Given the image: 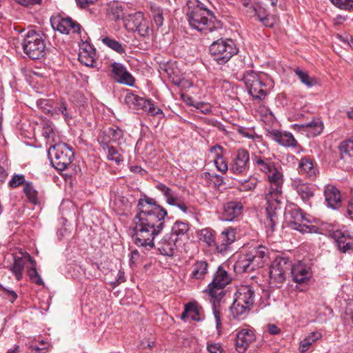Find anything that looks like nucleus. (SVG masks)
Listing matches in <instances>:
<instances>
[{
    "mask_svg": "<svg viewBox=\"0 0 353 353\" xmlns=\"http://www.w3.org/2000/svg\"><path fill=\"white\" fill-rule=\"evenodd\" d=\"M137 210L130 225L134 243L138 247L153 248L155 236L164 228L167 210L145 195L139 199Z\"/></svg>",
    "mask_w": 353,
    "mask_h": 353,
    "instance_id": "f257e3e1",
    "label": "nucleus"
},
{
    "mask_svg": "<svg viewBox=\"0 0 353 353\" xmlns=\"http://www.w3.org/2000/svg\"><path fill=\"white\" fill-rule=\"evenodd\" d=\"M186 6V17L192 28L205 35L212 34L213 39L221 36L223 23L212 11L198 0H188Z\"/></svg>",
    "mask_w": 353,
    "mask_h": 353,
    "instance_id": "f03ea898",
    "label": "nucleus"
},
{
    "mask_svg": "<svg viewBox=\"0 0 353 353\" xmlns=\"http://www.w3.org/2000/svg\"><path fill=\"white\" fill-rule=\"evenodd\" d=\"M269 186L265 192V199L267 203V219L265 225L272 231L277 223L276 210L280 209L281 200L283 197V175L276 167L274 170L266 174Z\"/></svg>",
    "mask_w": 353,
    "mask_h": 353,
    "instance_id": "7ed1b4c3",
    "label": "nucleus"
},
{
    "mask_svg": "<svg viewBox=\"0 0 353 353\" xmlns=\"http://www.w3.org/2000/svg\"><path fill=\"white\" fill-rule=\"evenodd\" d=\"M255 299V291L250 285L240 286L235 293V299L230 307L234 319H244L251 310Z\"/></svg>",
    "mask_w": 353,
    "mask_h": 353,
    "instance_id": "20e7f679",
    "label": "nucleus"
},
{
    "mask_svg": "<svg viewBox=\"0 0 353 353\" xmlns=\"http://www.w3.org/2000/svg\"><path fill=\"white\" fill-rule=\"evenodd\" d=\"M266 256L265 247L255 248L250 252L239 257L234 264V270L239 273L251 272L263 266Z\"/></svg>",
    "mask_w": 353,
    "mask_h": 353,
    "instance_id": "39448f33",
    "label": "nucleus"
},
{
    "mask_svg": "<svg viewBox=\"0 0 353 353\" xmlns=\"http://www.w3.org/2000/svg\"><path fill=\"white\" fill-rule=\"evenodd\" d=\"M48 154L52 165L60 171L66 170L74 159L72 148L65 143L51 146Z\"/></svg>",
    "mask_w": 353,
    "mask_h": 353,
    "instance_id": "423d86ee",
    "label": "nucleus"
},
{
    "mask_svg": "<svg viewBox=\"0 0 353 353\" xmlns=\"http://www.w3.org/2000/svg\"><path fill=\"white\" fill-rule=\"evenodd\" d=\"M210 46V52L214 61L219 65L226 63L239 50L232 39H218Z\"/></svg>",
    "mask_w": 353,
    "mask_h": 353,
    "instance_id": "0eeeda50",
    "label": "nucleus"
},
{
    "mask_svg": "<svg viewBox=\"0 0 353 353\" xmlns=\"http://www.w3.org/2000/svg\"><path fill=\"white\" fill-rule=\"evenodd\" d=\"M22 47L25 54L31 59H39L44 57L46 44L43 34L35 30H29L24 36Z\"/></svg>",
    "mask_w": 353,
    "mask_h": 353,
    "instance_id": "6e6552de",
    "label": "nucleus"
},
{
    "mask_svg": "<svg viewBox=\"0 0 353 353\" xmlns=\"http://www.w3.org/2000/svg\"><path fill=\"white\" fill-rule=\"evenodd\" d=\"M286 221L294 230H296L300 232L305 233H316L318 228L314 225H307L303 221L310 223V221L307 219L301 209L295 206H288L285 212Z\"/></svg>",
    "mask_w": 353,
    "mask_h": 353,
    "instance_id": "1a4fd4ad",
    "label": "nucleus"
},
{
    "mask_svg": "<svg viewBox=\"0 0 353 353\" xmlns=\"http://www.w3.org/2000/svg\"><path fill=\"white\" fill-rule=\"evenodd\" d=\"M243 80L254 99L262 100L265 98L268 89L262 75L254 71H248L244 74Z\"/></svg>",
    "mask_w": 353,
    "mask_h": 353,
    "instance_id": "9d476101",
    "label": "nucleus"
},
{
    "mask_svg": "<svg viewBox=\"0 0 353 353\" xmlns=\"http://www.w3.org/2000/svg\"><path fill=\"white\" fill-rule=\"evenodd\" d=\"M292 268V261L286 256H277L270 266V283L275 286L282 284Z\"/></svg>",
    "mask_w": 353,
    "mask_h": 353,
    "instance_id": "9b49d317",
    "label": "nucleus"
},
{
    "mask_svg": "<svg viewBox=\"0 0 353 353\" xmlns=\"http://www.w3.org/2000/svg\"><path fill=\"white\" fill-rule=\"evenodd\" d=\"M231 277L222 268L219 267L213 279L205 290L210 298L222 299L225 295L223 288L230 283Z\"/></svg>",
    "mask_w": 353,
    "mask_h": 353,
    "instance_id": "f8f14e48",
    "label": "nucleus"
},
{
    "mask_svg": "<svg viewBox=\"0 0 353 353\" xmlns=\"http://www.w3.org/2000/svg\"><path fill=\"white\" fill-rule=\"evenodd\" d=\"M124 102L130 108L137 110H142L152 116L163 114L162 110L155 107L150 100L141 97L133 93H127L124 99Z\"/></svg>",
    "mask_w": 353,
    "mask_h": 353,
    "instance_id": "ddd939ff",
    "label": "nucleus"
},
{
    "mask_svg": "<svg viewBox=\"0 0 353 353\" xmlns=\"http://www.w3.org/2000/svg\"><path fill=\"white\" fill-rule=\"evenodd\" d=\"M249 165L250 154L248 151L243 148L239 149L233 159L230 171L236 174H243L248 170Z\"/></svg>",
    "mask_w": 353,
    "mask_h": 353,
    "instance_id": "4468645a",
    "label": "nucleus"
},
{
    "mask_svg": "<svg viewBox=\"0 0 353 353\" xmlns=\"http://www.w3.org/2000/svg\"><path fill=\"white\" fill-rule=\"evenodd\" d=\"M236 232L232 228L225 229L217 238H216L214 250L220 254H225L230 245L235 241Z\"/></svg>",
    "mask_w": 353,
    "mask_h": 353,
    "instance_id": "2eb2a0df",
    "label": "nucleus"
},
{
    "mask_svg": "<svg viewBox=\"0 0 353 353\" xmlns=\"http://www.w3.org/2000/svg\"><path fill=\"white\" fill-rule=\"evenodd\" d=\"M256 339L252 329L245 328L239 331L236 336L235 347L239 353H244Z\"/></svg>",
    "mask_w": 353,
    "mask_h": 353,
    "instance_id": "dca6fc26",
    "label": "nucleus"
},
{
    "mask_svg": "<svg viewBox=\"0 0 353 353\" xmlns=\"http://www.w3.org/2000/svg\"><path fill=\"white\" fill-rule=\"evenodd\" d=\"M52 28L62 34H68L70 32L73 33H79L81 26L79 23L72 20L70 17L54 19L51 21Z\"/></svg>",
    "mask_w": 353,
    "mask_h": 353,
    "instance_id": "f3484780",
    "label": "nucleus"
},
{
    "mask_svg": "<svg viewBox=\"0 0 353 353\" xmlns=\"http://www.w3.org/2000/svg\"><path fill=\"white\" fill-rule=\"evenodd\" d=\"M268 136L283 147L296 148L299 146L297 141L291 132L272 130L268 132Z\"/></svg>",
    "mask_w": 353,
    "mask_h": 353,
    "instance_id": "a211bd4d",
    "label": "nucleus"
},
{
    "mask_svg": "<svg viewBox=\"0 0 353 353\" xmlns=\"http://www.w3.org/2000/svg\"><path fill=\"white\" fill-rule=\"evenodd\" d=\"M292 280L296 283H305L312 277L311 268L306 264L298 262L290 269Z\"/></svg>",
    "mask_w": 353,
    "mask_h": 353,
    "instance_id": "6ab92c4d",
    "label": "nucleus"
},
{
    "mask_svg": "<svg viewBox=\"0 0 353 353\" xmlns=\"http://www.w3.org/2000/svg\"><path fill=\"white\" fill-rule=\"evenodd\" d=\"M111 68L113 78L117 82L129 86L134 85V77L121 63H113L111 64Z\"/></svg>",
    "mask_w": 353,
    "mask_h": 353,
    "instance_id": "aec40b11",
    "label": "nucleus"
},
{
    "mask_svg": "<svg viewBox=\"0 0 353 353\" xmlns=\"http://www.w3.org/2000/svg\"><path fill=\"white\" fill-rule=\"evenodd\" d=\"M294 130L300 132H305L308 137H314L319 135L323 129V122L319 119H312L311 121L293 125Z\"/></svg>",
    "mask_w": 353,
    "mask_h": 353,
    "instance_id": "412c9836",
    "label": "nucleus"
},
{
    "mask_svg": "<svg viewBox=\"0 0 353 353\" xmlns=\"http://www.w3.org/2000/svg\"><path fill=\"white\" fill-rule=\"evenodd\" d=\"M291 187L295 190L298 195L304 201H308L314 195V185L304 182L302 179H295L291 183Z\"/></svg>",
    "mask_w": 353,
    "mask_h": 353,
    "instance_id": "4be33fe9",
    "label": "nucleus"
},
{
    "mask_svg": "<svg viewBox=\"0 0 353 353\" xmlns=\"http://www.w3.org/2000/svg\"><path fill=\"white\" fill-rule=\"evenodd\" d=\"M178 243L179 242L172 238L171 234L167 233L158 243L157 248L161 254L172 256L176 250Z\"/></svg>",
    "mask_w": 353,
    "mask_h": 353,
    "instance_id": "5701e85b",
    "label": "nucleus"
},
{
    "mask_svg": "<svg viewBox=\"0 0 353 353\" xmlns=\"http://www.w3.org/2000/svg\"><path fill=\"white\" fill-rule=\"evenodd\" d=\"M243 204L239 201L227 202L223 206V216L225 221H232L243 213Z\"/></svg>",
    "mask_w": 353,
    "mask_h": 353,
    "instance_id": "b1692460",
    "label": "nucleus"
},
{
    "mask_svg": "<svg viewBox=\"0 0 353 353\" xmlns=\"http://www.w3.org/2000/svg\"><path fill=\"white\" fill-rule=\"evenodd\" d=\"M324 196L327 205L332 209H338L341 205V196L339 190L334 185H327L324 190Z\"/></svg>",
    "mask_w": 353,
    "mask_h": 353,
    "instance_id": "393cba45",
    "label": "nucleus"
},
{
    "mask_svg": "<svg viewBox=\"0 0 353 353\" xmlns=\"http://www.w3.org/2000/svg\"><path fill=\"white\" fill-rule=\"evenodd\" d=\"M332 237L336 240L339 250L343 252L353 250V243L347 241L353 236L346 230H336L332 234Z\"/></svg>",
    "mask_w": 353,
    "mask_h": 353,
    "instance_id": "a878e982",
    "label": "nucleus"
},
{
    "mask_svg": "<svg viewBox=\"0 0 353 353\" xmlns=\"http://www.w3.org/2000/svg\"><path fill=\"white\" fill-rule=\"evenodd\" d=\"M209 264L205 260L196 261L190 267V279L195 281L203 280L208 273Z\"/></svg>",
    "mask_w": 353,
    "mask_h": 353,
    "instance_id": "bb28decb",
    "label": "nucleus"
},
{
    "mask_svg": "<svg viewBox=\"0 0 353 353\" xmlns=\"http://www.w3.org/2000/svg\"><path fill=\"white\" fill-rule=\"evenodd\" d=\"M190 230V225L188 222L176 221L173 224L169 234L176 240L179 243L185 239H188V232Z\"/></svg>",
    "mask_w": 353,
    "mask_h": 353,
    "instance_id": "cd10ccee",
    "label": "nucleus"
},
{
    "mask_svg": "<svg viewBox=\"0 0 353 353\" xmlns=\"http://www.w3.org/2000/svg\"><path fill=\"white\" fill-rule=\"evenodd\" d=\"M26 253H21V256L14 254L13 263L8 267V270L14 275L17 281L23 279L25 264L28 262Z\"/></svg>",
    "mask_w": 353,
    "mask_h": 353,
    "instance_id": "c85d7f7f",
    "label": "nucleus"
},
{
    "mask_svg": "<svg viewBox=\"0 0 353 353\" xmlns=\"http://www.w3.org/2000/svg\"><path fill=\"white\" fill-rule=\"evenodd\" d=\"M252 162L256 169L265 174L274 170L275 168L274 163L271 159L266 158L261 154H254L252 156Z\"/></svg>",
    "mask_w": 353,
    "mask_h": 353,
    "instance_id": "c756f323",
    "label": "nucleus"
},
{
    "mask_svg": "<svg viewBox=\"0 0 353 353\" xmlns=\"http://www.w3.org/2000/svg\"><path fill=\"white\" fill-rule=\"evenodd\" d=\"M84 47L81 48L79 54V61L86 66L94 67L95 63L94 50L88 44H83Z\"/></svg>",
    "mask_w": 353,
    "mask_h": 353,
    "instance_id": "7c9ffc66",
    "label": "nucleus"
},
{
    "mask_svg": "<svg viewBox=\"0 0 353 353\" xmlns=\"http://www.w3.org/2000/svg\"><path fill=\"white\" fill-rule=\"evenodd\" d=\"M299 169L301 174L306 175L312 180L315 179L318 171L310 159L307 157L301 159L299 163Z\"/></svg>",
    "mask_w": 353,
    "mask_h": 353,
    "instance_id": "2f4dec72",
    "label": "nucleus"
},
{
    "mask_svg": "<svg viewBox=\"0 0 353 353\" xmlns=\"http://www.w3.org/2000/svg\"><path fill=\"white\" fill-rule=\"evenodd\" d=\"M143 18L144 16L141 12L128 14L123 20L124 26L129 32H135Z\"/></svg>",
    "mask_w": 353,
    "mask_h": 353,
    "instance_id": "473e14b6",
    "label": "nucleus"
},
{
    "mask_svg": "<svg viewBox=\"0 0 353 353\" xmlns=\"http://www.w3.org/2000/svg\"><path fill=\"white\" fill-rule=\"evenodd\" d=\"M199 239L205 243L208 248L213 249L216 245L215 232L210 228L202 229L198 234Z\"/></svg>",
    "mask_w": 353,
    "mask_h": 353,
    "instance_id": "72a5a7b5",
    "label": "nucleus"
},
{
    "mask_svg": "<svg viewBox=\"0 0 353 353\" xmlns=\"http://www.w3.org/2000/svg\"><path fill=\"white\" fill-rule=\"evenodd\" d=\"M26 258L31 265V267L27 270V273L30 277V279L32 282L38 285H43L44 283L39 274L36 268L37 263L35 260L28 253H26Z\"/></svg>",
    "mask_w": 353,
    "mask_h": 353,
    "instance_id": "f704fd0d",
    "label": "nucleus"
},
{
    "mask_svg": "<svg viewBox=\"0 0 353 353\" xmlns=\"http://www.w3.org/2000/svg\"><path fill=\"white\" fill-rule=\"evenodd\" d=\"M102 143L109 141L119 142L123 137V132L118 127L108 128L103 132Z\"/></svg>",
    "mask_w": 353,
    "mask_h": 353,
    "instance_id": "c9c22d12",
    "label": "nucleus"
},
{
    "mask_svg": "<svg viewBox=\"0 0 353 353\" xmlns=\"http://www.w3.org/2000/svg\"><path fill=\"white\" fill-rule=\"evenodd\" d=\"M322 337L320 332L315 331L311 332L307 336L303 339L299 345V350L304 353L309 350L310 346Z\"/></svg>",
    "mask_w": 353,
    "mask_h": 353,
    "instance_id": "e433bc0d",
    "label": "nucleus"
},
{
    "mask_svg": "<svg viewBox=\"0 0 353 353\" xmlns=\"http://www.w3.org/2000/svg\"><path fill=\"white\" fill-rule=\"evenodd\" d=\"M127 6L113 2L109 5L108 13L112 14L114 20H124L125 16V8Z\"/></svg>",
    "mask_w": 353,
    "mask_h": 353,
    "instance_id": "4c0bfd02",
    "label": "nucleus"
},
{
    "mask_svg": "<svg viewBox=\"0 0 353 353\" xmlns=\"http://www.w3.org/2000/svg\"><path fill=\"white\" fill-rule=\"evenodd\" d=\"M186 316H190L192 320L199 321L201 320L198 307L192 303L185 305V310L181 314V319H185Z\"/></svg>",
    "mask_w": 353,
    "mask_h": 353,
    "instance_id": "58836bf2",
    "label": "nucleus"
},
{
    "mask_svg": "<svg viewBox=\"0 0 353 353\" xmlns=\"http://www.w3.org/2000/svg\"><path fill=\"white\" fill-rule=\"evenodd\" d=\"M294 73L301 83L307 88H311L317 83V81L314 77L310 76L307 72L302 70L299 68L294 70Z\"/></svg>",
    "mask_w": 353,
    "mask_h": 353,
    "instance_id": "ea45409f",
    "label": "nucleus"
},
{
    "mask_svg": "<svg viewBox=\"0 0 353 353\" xmlns=\"http://www.w3.org/2000/svg\"><path fill=\"white\" fill-rule=\"evenodd\" d=\"M101 146L103 150H108L107 157L110 161H114L117 164L123 161L122 156L119 152L112 146H109L107 143H101Z\"/></svg>",
    "mask_w": 353,
    "mask_h": 353,
    "instance_id": "a19ab883",
    "label": "nucleus"
},
{
    "mask_svg": "<svg viewBox=\"0 0 353 353\" xmlns=\"http://www.w3.org/2000/svg\"><path fill=\"white\" fill-rule=\"evenodd\" d=\"M23 192L28 199L29 201L37 204L39 202L38 192L33 187L32 184L30 182H26L24 184Z\"/></svg>",
    "mask_w": 353,
    "mask_h": 353,
    "instance_id": "79ce46f5",
    "label": "nucleus"
},
{
    "mask_svg": "<svg viewBox=\"0 0 353 353\" xmlns=\"http://www.w3.org/2000/svg\"><path fill=\"white\" fill-rule=\"evenodd\" d=\"M221 299L210 298V303L212 305L213 314L216 321V327L218 330L221 328V311L219 302Z\"/></svg>",
    "mask_w": 353,
    "mask_h": 353,
    "instance_id": "37998d69",
    "label": "nucleus"
},
{
    "mask_svg": "<svg viewBox=\"0 0 353 353\" xmlns=\"http://www.w3.org/2000/svg\"><path fill=\"white\" fill-rule=\"evenodd\" d=\"M102 42L109 47L110 48L112 49L115 52L123 54L125 52V48L123 47L121 43H120L119 41H116L114 39L110 38L108 37H103L102 38Z\"/></svg>",
    "mask_w": 353,
    "mask_h": 353,
    "instance_id": "c03bdc74",
    "label": "nucleus"
},
{
    "mask_svg": "<svg viewBox=\"0 0 353 353\" xmlns=\"http://www.w3.org/2000/svg\"><path fill=\"white\" fill-rule=\"evenodd\" d=\"M150 9L152 14L154 21L157 26H162L163 24V17L162 10L159 7L155 6H151Z\"/></svg>",
    "mask_w": 353,
    "mask_h": 353,
    "instance_id": "a18cd8bd",
    "label": "nucleus"
},
{
    "mask_svg": "<svg viewBox=\"0 0 353 353\" xmlns=\"http://www.w3.org/2000/svg\"><path fill=\"white\" fill-rule=\"evenodd\" d=\"M56 113L59 114V113L61 114L65 120L68 121L70 119H72V115L70 112V110L68 109L67 105L65 102L61 101L59 106L54 108L52 110V112Z\"/></svg>",
    "mask_w": 353,
    "mask_h": 353,
    "instance_id": "49530a36",
    "label": "nucleus"
},
{
    "mask_svg": "<svg viewBox=\"0 0 353 353\" xmlns=\"http://www.w3.org/2000/svg\"><path fill=\"white\" fill-rule=\"evenodd\" d=\"M330 1L340 9L353 11V0H330Z\"/></svg>",
    "mask_w": 353,
    "mask_h": 353,
    "instance_id": "de8ad7c7",
    "label": "nucleus"
},
{
    "mask_svg": "<svg viewBox=\"0 0 353 353\" xmlns=\"http://www.w3.org/2000/svg\"><path fill=\"white\" fill-rule=\"evenodd\" d=\"M135 32H137L138 34L143 37L149 36L150 29L148 22L144 18L143 21H141V23L137 26V29H136Z\"/></svg>",
    "mask_w": 353,
    "mask_h": 353,
    "instance_id": "09e8293b",
    "label": "nucleus"
},
{
    "mask_svg": "<svg viewBox=\"0 0 353 353\" xmlns=\"http://www.w3.org/2000/svg\"><path fill=\"white\" fill-rule=\"evenodd\" d=\"M258 183V179L255 177H250L241 183V189L244 191H250L255 189Z\"/></svg>",
    "mask_w": 353,
    "mask_h": 353,
    "instance_id": "8fccbe9b",
    "label": "nucleus"
},
{
    "mask_svg": "<svg viewBox=\"0 0 353 353\" xmlns=\"http://www.w3.org/2000/svg\"><path fill=\"white\" fill-rule=\"evenodd\" d=\"M25 183V177L23 174H16L9 181V185L12 188L19 187Z\"/></svg>",
    "mask_w": 353,
    "mask_h": 353,
    "instance_id": "3c124183",
    "label": "nucleus"
},
{
    "mask_svg": "<svg viewBox=\"0 0 353 353\" xmlns=\"http://www.w3.org/2000/svg\"><path fill=\"white\" fill-rule=\"evenodd\" d=\"M19 5L25 8H32L34 6H40L42 0H14Z\"/></svg>",
    "mask_w": 353,
    "mask_h": 353,
    "instance_id": "603ef678",
    "label": "nucleus"
},
{
    "mask_svg": "<svg viewBox=\"0 0 353 353\" xmlns=\"http://www.w3.org/2000/svg\"><path fill=\"white\" fill-rule=\"evenodd\" d=\"M37 104L40 109L45 113H51L53 115L52 110L51 106L48 104V100L44 99H40L37 101Z\"/></svg>",
    "mask_w": 353,
    "mask_h": 353,
    "instance_id": "864d4df0",
    "label": "nucleus"
},
{
    "mask_svg": "<svg viewBox=\"0 0 353 353\" xmlns=\"http://www.w3.org/2000/svg\"><path fill=\"white\" fill-rule=\"evenodd\" d=\"M214 164L218 170L222 173H225L228 170V166L223 158H217L214 160Z\"/></svg>",
    "mask_w": 353,
    "mask_h": 353,
    "instance_id": "5fc2aeb1",
    "label": "nucleus"
},
{
    "mask_svg": "<svg viewBox=\"0 0 353 353\" xmlns=\"http://www.w3.org/2000/svg\"><path fill=\"white\" fill-rule=\"evenodd\" d=\"M194 107H195L196 109L200 110V111L203 114H209L212 108L210 104L203 103V102H196L194 104H192Z\"/></svg>",
    "mask_w": 353,
    "mask_h": 353,
    "instance_id": "6e6d98bb",
    "label": "nucleus"
},
{
    "mask_svg": "<svg viewBox=\"0 0 353 353\" xmlns=\"http://www.w3.org/2000/svg\"><path fill=\"white\" fill-rule=\"evenodd\" d=\"M263 26L269 28L273 27V26L276 23L277 19L274 15H269L268 14L260 21Z\"/></svg>",
    "mask_w": 353,
    "mask_h": 353,
    "instance_id": "4d7b16f0",
    "label": "nucleus"
},
{
    "mask_svg": "<svg viewBox=\"0 0 353 353\" xmlns=\"http://www.w3.org/2000/svg\"><path fill=\"white\" fill-rule=\"evenodd\" d=\"M254 10L259 21L262 20L268 14L266 10L259 4L254 7Z\"/></svg>",
    "mask_w": 353,
    "mask_h": 353,
    "instance_id": "13d9d810",
    "label": "nucleus"
},
{
    "mask_svg": "<svg viewBox=\"0 0 353 353\" xmlns=\"http://www.w3.org/2000/svg\"><path fill=\"white\" fill-rule=\"evenodd\" d=\"M0 290L7 293V299L12 303H13L17 298V293L11 290H8L0 284Z\"/></svg>",
    "mask_w": 353,
    "mask_h": 353,
    "instance_id": "bf43d9fd",
    "label": "nucleus"
},
{
    "mask_svg": "<svg viewBox=\"0 0 353 353\" xmlns=\"http://www.w3.org/2000/svg\"><path fill=\"white\" fill-rule=\"evenodd\" d=\"M342 147L344 148V152L349 156H353V139H350L343 143Z\"/></svg>",
    "mask_w": 353,
    "mask_h": 353,
    "instance_id": "052dcab7",
    "label": "nucleus"
},
{
    "mask_svg": "<svg viewBox=\"0 0 353 353\" xmlns=\"http://www.w3.org/2000/svg\"><path fill=\"white\" fill-rule=\"evenodd\" d=\"M207 349L209 353H223V349L219 343L208 344Z\"/></svg>",
    "mask_w": 353,
    "mask_h": 353,
    "instance_id": "680f3d73",
    "label": "nucleus"
},
{
    "mask_svg": "<svg viewBox=\"0 0 353 353\" xmlns=\"http://www.w3.org/2000/svg\"><path fill=\"white\" fill-rule=\"evenodd\" d=\"M166 201L169 205H175L176 201H178L177 197L175 196L174 192L170 189L165 195Z\"/></svg>",
    "mask_w": 353,
    "mask_h": 353,
    "instance_id": "e2e57ef3",
    "label": "nucleus"
},
{
    "mask_svg": "<svg viewBox=\"0 0 353 353\" xmlns=\"http://www.w3.org/2000/svg\"><path fill=\"white\" fill-rule=\"evenodd\" d=\"M210 152L214 154L215 159L223 157V148L219 145L211 147Z\"/></svg>",
    "mask_w": 353,
    "mask_h": 353,
    "instance_id": "0e129e2a",
    "label": "nucleus"
},
{
    "mask_svg": "<svg viewBox=\"0 0 353 353\" xmlns=\"http://www.w3.org/2000/svg\"><path fill=\"white\" fill-rule=\"evenodd\" d=\"M78 6L81 8H87L94 5L98 0H75Z\"/></svg>",
    "mask_w": 353,
    "mask_h": 353,
    "instance_id": "69168bd1",
    "label": "nucleus"
},
{
    "mask_svg": "<svg viewBox=\"0 0 353 353\" xmlns=\"http://www.w3.org/2000/svg\"><path fill=\"white\" fill-rule=\"evenodd\" d=\"M268 331L270 334L276 335L280 333V329L274 324H269L268 325Z\"/></svg>",
    "mask_w": 353,
    "mask_h": 353,
    "instance_id": "338daca9",
    "label": "nucleus"
},
{
    "mask_svg": "<svg viewBox=\"0 0 353 353\" xmlns=\"http://www.w3.org/2000/svg\"><path fill=\"white\" fill-rule=\"evenodd\" d=\"M43 134L46 139H50L52 137L54 130L50 126H46L43 128Z\"/></svg>",
    "mask_w": 353,
    "mask_h": 353,
    "instance_id": "774afa93",
    "label": "nucleus"
}]
</instances>
